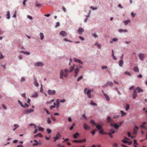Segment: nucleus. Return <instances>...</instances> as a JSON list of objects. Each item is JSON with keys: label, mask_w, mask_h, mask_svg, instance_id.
I'll return each mask as SVG.
<instances>
[{"label": "nucleus", "mask_w": 147, "mask_h": 147, "mask_svg": "<svg viewBox=\"0 0 147 147\" xmlns=\"http://www.w3.org/2000/svg\"><path fill=\"white\" fill-rule=\"evenodd\" d=\"M69 70L67 69H65L64 70L61 69L60 72V77L61 79L63 78V77H67L68 75Z\"/></svg>", "instance_id": "f257e3e1"}, {"label": "nucleus", "mask_w": 147, "mask_h": 147, "mask_svg": "<svg viewBox=\"0 0 147 147\" xmlns=\"http://www.w3.org/2000/svg\"><path fill=\"white\" fill-rule=\"evenodd\" d=\"M48 94L50 95H53L55 94L56 92L54 90H49L47 91Z\"/></svg>", "instance_id": "f03ea898"}, {"label": "nucleus", "mask_w": 147, "mask_h": 147, "mask_svg": "<svg viewBox=\"0 0 147 147\" xmlns=\"http://www.w3.org/2000/svg\"><path fill=\"white\" fill-rule=\"evenodd\" d=\"M61 135L58 132L56 135V136L54 137L53 138L54 139V141L55 142L56 140H58L61 137Z\"/></svg>", "instance_id": "7ed1b4c3"}, {"label": "nucleus", "mask_w": 147, "mask_h": 147, "mask_svg": "<svg viewBox=\"0 0 147 147\" xmlns=\"http://www.w3.org/2000/svg\"><path fill=\"white\" fill-rule=\"evenodd\" d=\"M80 70V69L78 67H76L74 69V73L75 74L74 76L76 77L77 76V74L78 73L79 71Z\"/></svg>", "instance_id": "20e7f679"}, {"label": "nucleus", "mask_w": 147, "mask_h": 147, "mask_svg": "<svg viewBox=\"0 0 147 147\" xmlns=\"http://www.w3.org/2000/svg\"><path fill=\"white\" fill-rule=\"evenodd\" d=\"M34 110L32 109H27L24 112V113L25 114H28L29 113L32 112H34Z\"/></svg>", "instance_id": "39448f33"}, {"label": "nucleus", "mask_w": 147, "mask_h": 147, "mask_svg": "<svg viewBox=\"0 0 147 147\" xmlns=\"http://www.w3.org/2000/svg\"><path fill=\"white\" fill-rule=\"evenodd\" d=\"M93 91V89H90L88 90L86 94L89 98H90L91 97V95L90 94L91 92Z\"/></svg>", "instance_id": "423d86ee"}, {"label": "nucleus", "mask_w": 147, "mask_h": 147, "mask_svg": "<svg viewBox=\"0 0 147 147\" xmlns=\"http://www.w3.org/2000/svg\"><path fill=\"white\" fill-rule=\"evenodd\" d=\"M83 127L86 130L90 129V127L86 123H84Z\"/></svg>", "instance_id": "0eeeda50"}, {"label": "nucleus", "mask_w": 147, "mask_h": 147, "mask_svg": "<svg viewBox=\"0 0 147 147\" xmlns=\"http://www.w3.org/2000/svg\"><path fill=\"white\" fill-rule=\"evenodd\" d=\"M111 125L115 129H118L119 127V125L117 124L116 123H111Z\"/></svg>", "instance_id": "6e6552de"}, {"label": "nucleus", "mask_w": 147, "mask_h": 147, "mask_svg": "<svg viewBox=\"0 0 147 147\" xmlns=\"http://www.w3.org/2000/svg\"><path fill=\"white\" fill-rule=\"evenodd\" d=\"M75 67H76V65H73V66L70 67L69 70V72H71L73 71Z\"/></svg>", "instance_id": "1a4fd4ad"}, {"label": "nucleus", "mask_w": 147, "mask_h": 147, "mask_svg": "<svg viewBox=\"0 0 147 147\" xmlns=\"http://www.w3.org/2000/svg\"><path fill=\"white\" fill-rule=\"evenodd\" d=\"M138 57L142 61L143 60L144 57V54L143 53H140L138 55Z\"/></svg>", "instance_id": "9d476101"}, {"label": "nucleus", "mask_w": 147, "mask_h": 147, "mask_svg": "<svg viewBox=\"0 0 147 147\" xmlns=\"http://www.w3.org/2000/svg\"><path fill=\"white\" fill-rule=\"evenodd\" d=\"M113 85V83L111 82H107L104 86V87H107L108 86H112Z\"/></svg>", "instance_id": "9b49d317"}, {"label": "nucleus", "mask_w": 147, "mask_h": 147, "mask_svg": "<svg viewBox=\"0 0 147 147\" xmlns=\"http://www.w3.org/2000/svg\"><path fill=\"white\" fill-rule=\"evenodd\" d=\"M59 34L61 35H62L63 36H66L67 35V33L65 31H61L60 32Z\"/></svg>", "instance_id": "f8f14e48"}, {"label": "nucleus", "mask_w": 147, "mask_h": 147, "mask_svg": "<svg viewBox=\"0 0 147 147\" xmlns=\"http://www.w3.org/2000/svg\"><path fill=\"white\" fill-rule=\"evenodd\" d=\"M43 65V63L42 62H38L35 64V65L36 66H42Z\"/></svg>", "instance_id": "ddd939ff"}, {"label": "nucleus", "mask_w": 147, "mask_h": 147, "mask_svg": "<svg viewBox=\"0 0 147 147\" xmlns=\"http://www.w3.org/2000/svg\"><path fill=\"white\" fill-rule=\"evenodd\" d=\"M138 129V128L137 126H135V128L134 129V132L133 133L134 134H137Z\"/></svg>", "instance_id": "4468645a"}, {"label": "nucleus", "mask_w": 147, "mask_h": 147, "mask_svg": "<svg viewBox=\"0 0 147 147\" xmlns=\"http://www.w3.org/2000/svg\"><path fill=\"white\" fill-rule=\"evenodd\" d=\"M84 31V30L83 28H79L78 30L77 31L78 33L80 34H82V32Z\"/></svg>", "instance_id": "2eb2a0df"}, {"label": "nucleus", "mask_w": 147, "mask_h": 147, "mask_svg": "<svg viewBox=\"0 0 147 147\" xmlns=\"http://www.w3.org/2000/svg\"><path fill=\"white\" fill-rule=\"evenodd\" d=\"M34 83L35 85L37 87L38 86V85H39V84L37 82V80L36 78H34Z\"/></svg>", "instance_id": "dca6fc26"}, {"label": "nucleus", "mask_w": 147, "mask_h": 147, "mask_svg": "<svg viewBox=\"0 0 147 147\" xmlns=\"http://www.w3.org/2000/svg\"><path fill=\"white\" fill-rule=\"evenodd\" d=\"M137 96V92L136 90L134 91L133 97L134 99L136 98Z\"/></svg>", "instance_id": "f3484780"}, {"label": "nucleus", "mask_w": 147, "mask_h": 147, "mask_svg": "<svg viewBox=\"0 0 147 147\" xmlns=\"http://www.w3.org/2000/svg\"><path fill=\"white\" fill-rule=\"evenodd\" d=\"M133 70L135 72H139V69L138 67H135L133 68Z\"/></svg>", "instance_id": "a211bd4d"}, {"label": "nucleus", "mask_w": 147, "mask_h": 147, "mask_svg": "<svg viewBox=\"0 0 147 147\" xmlns=\"http://www.w3.org/2000/svg\"><path fill=\"white\" fill-rule=\"evenodd\" d=\"M74 61L75 62H78V63H80L81 64H82L83 63L80 60L78 59H76L75 58H74Z\"/></svg>", "instance_id": "6ab92c4d"}, {"label": "nucleus", "mask_w": 147, "mask_h": 147, "mask_svg": "<svg viewBox=\"0 0 147 147\" xmlns=\"http://www.w3.org/2000/svg\"><path fill=\"white\" fill-rule=\"evenodd\" d=\"M95 125L96 126V127L98 130H100L102 129V126L100 125H98L96 123V124Z\"/></svg>", "instance_id": "aec40b11"}, {"label": "nucleus", "mask_w": 147, "mask_h": 147, "mask_svg": "<svg viewBox=\"0 0 147 147\" xmlns=\"http://www.w3.org/2000/svg\"><path fill=\"white\" fill-rule=\"evenodd\" d=\"M103 94L105 96L106 100L108 101H109L110 100L109 97L105 93H103Z\"/></svg>", "instance_id": "412c9836"}, {"label": "nucleus", "mask_w": 147, "mask_h": 147, "mask_svg": "<svg viewBox=\"0 0 147 147\" xmlns=\"http://www.w3.org/2000/svg\"><path fill=\"white\" fill-rule=\"evenodd\" d=\"M38 96V93L37 92H35L32 95V97L33 98H36Z\"/></svg>", "instance_id": "4be33fe9"}, {"label": "nucleus", "mask_w": 147, "mask_h": 147, "mask_svg": "<svg viewBox=\"0 0 147 147\" xmlns=\"http://www.w3.org/2000/svg\"><path fill=\"white\" fill-rule=\"evenodd\" d=\"M79 136V134L78 133H76L75 134H73V137L74 139H76Z\"/></svg>", "instance_id": "5701e85b"}, {"label": "nucleus", "mask_w": 147, "mask_h": 147, "mask_svg": "<svg viewBox=\"0 0 147 147\" xmlns=\"http://www.w3.org/2000/svg\"><path fill=\"white\" fill-rule=\"evenodd\" d=\"M136 89L137 90L138 92H142L143 91V90L141 89L140 88L138 87H137Z\"/></svg>", "instance_id": "b1692460"}, {"label": "nucleus", "mask_w": 147, "mask_h": 147, "mask_svg": "<svg viewBox=\"0 0 147 147\" xmlns=\"http://www.w3.org/2000/svg\"><path fill=\"white\" fill-rule=\"evenodd\" d=\"M118 39L116 38H114L112 39L110 41L111 43H112L113 42H116L117 41Z\"/></svg>", "instance_id": "393cba45"}, {"label": "nucleus", "mask_w": 147, "mask_h": 147, "mask_svg": "<svg viewBox=\"0 0 147 147\" xmlns=\"http://www.w3.org/2000/svg\"><path fill=\"white\" fill-rule=\"evenodd\" d=\"M56 102L57 103V107L58 108L60 105L59 100V99H57L56 100Z\"/></svg>", "instance_id": "a878e982"}, {"label": "nucleus", "mask_w": 147, "mask_h": 147, "mask_svg": "<svg viewBox=\"0 0 147 147\" xmlns=\"http://www.w3.org/2000/svg\"><path fill=\"white\" fill-rule=\"evenodd\" d=\"M123 61L122 60H120L119 62V65L121 67L123 66Z\"/></svg>", "instance_id": "bb28decb"}, {"label": "nucleus", "mask_w": 147, "mask_h": 147, "mask_svg": "<svg viewBox=\"0 0 147 147\" xmlns=\"http://www.w3.org/2000/svg\"><path fill=\"white\" fill-rule=\"evenodd\" d=\"M119 31L120 32H127V31L126 30H123L122 29H120L119 30Z\"/></svg>", "instance_id": "cd10ccee"}, {"label": "nucleus", "mask_w": 147, "mask_h": 147, "mask_svg": "<svg viewBox=\"0 0 147 147\" xmlns=\"http://www.w3.org/2000/svg\"><path fill=\"white\" fill-rule=\"evenodd\" d=\"M21 52L22 53H24L25 54H26L27 55H29L30 54V53L29 52H28L27 51H22Z\"/></svg>", "instance_id": "c85d7f7f"}, {"label": "nucleus", "mask_w": 147, "mask_h": 147, "mask_svg": "<svg viewBox=\"0 0 147 147\" xmlns=\"http://www.w3.org/2000/svg\"><path fill=\"white\" fill-rule=\"evenodd\" d=\"M107 121L108 123L111 122V117L110 116H108L107 118Z\"/></svg>", "instance_id": "c756f323"}, {"label": "nucleus", "mask_w": 147, "mask_h": 147, "mask_svg": "<svg viewBox=\"0 0 147 147\" xmlns=\"http://www.w3.org/2000/svg\"><path fill=\"white\" fill-rule=\"evenodd\" d=\"M34 142H35V143H36V144H33V145L34 146H36V145H40V144L36 140H34Z\"/></svg>", "instance_id": "7c9ffc66"}, {"label": "nucleus", "mask_w": 147, "mask_h": 147, "mask_svg": "<svg viewBox=\"0 0 147 147\" xmlns=\"http://www.w3.org/2000/svg\"><path fill=\"white\" fill-rule=\"evenodd\" d=\"M112 56L113 57V59L115 60H117V58L114 55V53H113V50H112Z\"/></svg>", "instance_id": "2f4dec72"}, {"label": "nucleus", "mask_w": 147, "mask_h": 147, "mask_svg": "<svg viewBox=\"0 0 147 147\" xmlns=\"http://www.w3.org/2000/svg\"><path fill=\"white\" fill-rule=\"evenodd\" d=\"M40 39L41 40H42L44 38V36L43 34L42 33H40Z\"/></svg>", "instance_id": "473e14b6"}, {"label": "nucleus", "mask_w": 147, "mask_h": 147, "mask_svg": "<svg viewBox=\"0 0 147 147\" xmlns=\"http://www.w3.org/2000/svg\"><path fill=\"white\" fill-rule=\"evenodd\" d=\"M99 132L101 134H107L106 132L103 131V129H102L100 130Z\"/></svg>", "instance_id": "72a5a7b5"}, {"label": "nucleus", "mask_w": 147, "mask_h": 147, "mask_svg": "<svg viewBox=\"0 0 147 147\" xmlns=\"http://www.w3.org/2000/svg\"><path fill=\"white\" fill-rule=\"evenodd\" d=\"M120 112L121 113L122 117H123L124 116L126 115V113H125L123 111H121Z\"/></svg>", "instance_id": "f704fd0d"}, {"label": "nucleus", "mask_w": 147, "mask_h": 147, "mask_svg": "<svg viewBox=\"0 0 147 147\" xmlns=\"http://www.w3.org/2000/svg\"><path fill=\"white\" fill-rule=\"evenodd\" d=\"M90 123L92 124V125H95L96 123H95V122L94 120H92L90 121Z\"/></svg>", "instance_id": "c9c22d12"}, {"label": "nucleus", "mask_w": 147, "mask_h": 147, "mask_svg": "<svg viewBox=\"0 0 147 147\" xmlns=\"http://www.w3.org/2000/svg\"><path fill=\"white\" fill-rule=\"evenodd\" d=\"M78 142L79 143H82V142H85L86 141V139H84L82 140H78Z\"/></svg>", "instance_id": "e433bc0d"}, {"label": "nucleus", "mask_w": 147, "mask_h": 147, "mask_svg": "<svg viewBox=\"0 0 147 147\" xmlns=\"http://www.w3.org/2000/svg\"><path fill=\"white\" fill-rule=\"evenodd\" d=\"M109 131L111 132H109L110 133L112 134H113L115 133V131L114 130V129H110L109 130Z\"/></svg>", "instance_id": "4c0bfd02"}, {"label": "nucleus", "mask_w": 147, "mask_h": 147, "mask_svg": "<svg viewBox=\"0 0 147 147\" xmlns=\"http://www.w3.org/2000/svg\"><path fill=\"white\" fill-rule=\"evenodd\" d=\"M75 123H73L72 125L71 126H70V127L69 129L70 130H72L73 128L75 126Z\"/></svg>", "instance_id": "58836bf2"}, {"label": "nucleus", "mask_w": 147, "mask_h": 147, "mask_svg": "<svg viewBox=\"0 0 147 147\" xmlns=\"http://www.w3.org/2000/svg\"><path fill=\"white\" fill-rule=\"evenodd\" d=\"M7 19H9L10 18V13H9V11H7Z\"/></svg>", "instance_id": "ea45409f"}, {"label": "nucleus", "mask_w": 147, "mask_h": 147, "mask_svg": "<svg viewBox=\"0 0 147 147\" xmlns=\"http://www.w3.org/2000/svg\"><path fill=\"white\" fill-rule=\"evenodd\" d=\"M124 74L129 76H131V74L129 72L125 71L124 72Z\"/></svg>", "instance_id": "a19ab883"}, {"label": "nucleus", "mask_w": 147, "mask_h": 147, "mask_svg": "<svg viewBox=\"0 0 147 147\" xmlns=\"http://www.w3.org/2000/svg\"><path fill=\"white\" fill-rule=\"evenodd\" d=\"M18 101L19 102V104H20V105L22 107L24 108H25V105H24L22 104V103L20 100H18Z\"/></svg>", "instance_id": "79ce46f5"}, {"label": "nucleus", "mask_w": 147, "mask_h": 147, "mask_svg": "<svg viewBox=\"0 0 147 147\" xmlns=\"http://www.w3.org/2000/svg\"><path fill=\"white\" fill-rule=\"evenodd\" d=\"M14 128L13 129V131L15 130L18 127V125L17 124H15L14 125Z\"/></svg>", "instance_id": "37998d69"}, {"label": "nucleus", "mask_w": 147, "mask_h": 147, "mask_svg": "<svg viewBox=\"0 0 147 147\" xmlns=\"http://www.w3.org/2000/svg\"><path fill=\"white\" fill-rule=\"evenodd\" d=\"M130 22V20H127L126 21H124V24L126 25H127L128 23Z\"/></svg>", "instance_id": "c03bdc74"}, {"label": "nucleus", "mask_w": 147, "mask_h": 147, "mask_svg": "<svg viewBox=\"0 0 147 147\" xmlns=\"http://www.w3.org/2000/svg\"><path fill=\"white\" fill-rule=\"evenodd\" d=\"M47 123L49 124H50L51 123V121L49 118H48L47 119Z\"/></svg>", "instance_id": "a18cd8bd"}, {"label": "nucleus", "mask_w": 147, "mask_h": 147, "mask_svg": "<svg viewBox=\"0 0 147 147\" xmlns=\"http://www.w3.org/2000/svg\"><path fill=\"white\" fill-rule=\"evenodd\" d=\"M90 104L92 105H93V106H96L97 105V104L95 103L93 101H92L91 102Z\"/></svg>", "instance_id": "49530a36"}, {"label": "nucleus", "mask_w": 147, "mask_h": 147, "mask_svg": "<svg viewBox=\"0 0 147 147\" xmlns=\"http://www.w3.org/2000/svg\"><path fill=\"white\" fill-rule=\"evenodd\" d=\"M129 108V105L128 104H127L126 105L125 109L127 111L128 110Z\"/></svg>", "instance_id": "de8ad7c7"}, {"label": "nucleus", "mask_w": 147, "mask_h": 147, "mask_svg": "<svg viewBox=\"0 0 147 147\" xmlns=\"http://www.w3.org/2000/svg\"><path fill=\"white\" fill-rule=\"evenodd\" d=\"M83 78V76H80L78 79H77V81H79L80 80H81Z\"/></svg>", "instance_id": "09e8293b"}, {"label": "nucleus", "mask_w": 147, "mask_h": 147, "mask_svg": "<svg viewBox=\"0 0 147 147\" xmlns=\"http://www.w3.org/2000/svg\"><path fill=\"white\" fill-rule=\"evenodd\" d=\"M55 103L54 102V105H52L50 107V109H52L53 108L55 107Z\"/></svg>", "instance_id": "8fccbe9b"}, {"label": "nucleus", "mask_w": 147, "mask_h": 147, "mask_svg": "<svg viewBox=\"0 0 147 147\" xmlns=\"http://www.w3.org/2000/svg\"><path fill=\"white\" fill-rule=\"evenodd\" d=\"M63 40L65 41H66V42H72V41H71V40H68V39H67V38H65L63 39Z\"/></svg>", "instance_id": "3c124183"}, {"label": "nucleus", "mask_w": 147, "mask_h": 147, "mask_svg": "<svg viewBox=\"0 0 147 147\" xmlns=\"http://www.w3.org/2000/svg\"><path fill=\"white\" fill-rule=\"evenodd\" d=\"M47 130L49 134L51 132V130L50 129L48 128L47 129Z\"/></svg>", "instance_id": "603ef678"}, {"label": "nucleus", "mask_w": 147, "mask_h": 147, "mask_svg": "<svg viewBox=\"0 0 147 147\" xmlns=\"http://www.w3.org/2000/svg\"><path fill=\"white\" fill-rule=\"evenodd\" d=\"M106 134L109 135L110 136V137L111 138H112L113 137V136L112 135V134L110 133H107Z\"/></svg>", "instance_id": "864d4df0"}, {"label": "nucleus", "mask_w": 147, "mask_h": 147, "mask_svg": "<svg viewBox=\"0 0 147 147\" xmlns=\"http://www.w3.org/2000/svg\"><path fill=\"white\" fill-rule=\"evenodd\" d=\"M113 146L114 147H118V144L117 143H115L114 144H113Z\"/></svg>", "instance_id": "5fc2aeb1"}, {"label": "nucleus", "mask_w": 147, "mask_h": 147, "mask_svg": "<svg viewBox=\"0 0 147 147\" xmlns=\"http://www.w3.org/2000/svg\"><path fill=\"white\" fill-rule=\"evenodd\" d=\"M25 79L24 78L22 77L21 78V82H23L25 81Z\"/></svg>", "instance_id": "6e6d98bb"}, {"label": "nucleus", "mask_w": 147, "mask_h": 147, "mask_svg": "<svg viewBox=\"0 0 147 147\" xmlns=\"http://www.w3.org/2000/svg\"><path fill=\"white\" fill-rule=\"evenodd\" d=\"M102 69H107V66H103L102 67Z\"/></svg>", "instance_id": "4d7b16f0"}, {"label": "nucleus", "mask_w": 147, "mask_h": 147, "mask_svg": "<svg viewBox=\"0 0 147 147\" xmlns=\"http://www.w3.org/2000/svg\"><path fill=\"white\" fill-rule=\"evenodd\" d=\"M38 130L39 131H43L44 130V129L42 127H39L38 128Z\"/></svg>", "instance_id": "13d9d810"}, {"label": "nucleus", "mask_w": 147, "mask_h": 147, "mask_svg": "<svg viewBox=\"0 0 147 147\" xmlns=\"http://www.w3.org/2000/svg\"><path fill=\"white\" fill-rule=\"evenodd\" d=\"M92 35L94 37V38L97 37H98L97 35L95 33L92 34Z\"/></svg>", "instance_id": "bf43d9fd"}, {"label": "nucleus", "mask_w": 147, "mask_h": 147, "mask_svg": "<svg viewBox=\"0 0 147 147\" xmlns=\"http://www.w3.org/2000/svg\"><path fill=\"white\" fill-rule=\"evenodd\" d=\"M90 8L92 9L93 10L96 9L97 8L96 7H94L93 6H91L90 7Z\"/></svg>", "instance_id": "052dcab7"}, {"label": "nucleus", "mask_w": 147, "mask_h": 147, "mask_svg": "<svg viewBox=\"0 0 147 147\" xmlns=\"http://www.w3.org/2000/svg\"><path fill=\"white\" fill-rule=\"evenodd\" d=\"M60 26V23L59 22H57L56 23V27H57Z\"/></svg>", "instance_id": "680f3d73"}, {"label": "nucleus", "mask_w": 147, "mask_h": 147, "mask_svg": "<svg viewBox=\"0 0 147 147\" xmlns=\"http://www.w3.org/2000/svg\"><path fill=\"white\" fill-rule=\"evenodd\" d=\"M122 142L125 143H127L128 142L126 140H122Z\"/></svg>", "instance_id": "e2e57ef3"}, {"label": "nucleus", "mask_w": 147, "mask_h": 147, "mask_svg": "<svg viewBox=\"0 0 147 147\" xmlns=\"http://www.w3.org/2000/svg\"><path fill=\"white\" fill-rule=\"evenodd\" d=\"M36 5L37 6H41V5L39 3H36Z\"/></svg>", "instance_id": "0e129e2a"}, {"label": "nucleus", "mask_w": 147, "mask_h": 147, "mask_svg": "<svg viewBox=\"0 0 147 147\" xmlns=\"http://www.w3.org/2000/svg\"><path fill=\"white\" fill-rule=\"evenodd\" d=\"M134 86H131V87H130V88H129V89L130 90H134Z\"/></svg>", "instance_id": "69168bd1"}, {"label": "nucleus", "mask_w": 147, "mask_h": 147, "mask_svg": "<svg viewBox=\"0 0 147 147\" xmlns=\"http://www.w3.org/2000/svg\"><path fill=\"white\" fill-rule=\"evenodd\" d=\"M27 17L28 18L30 19V20H32V17L31 16H27Z\"/></svg>", "instance_id": "338daca9"}, {"label": "nucleus", "mask_w": 147, "mask_h": 147, "mask_svg": "<svg viewBox=\"0 0 147 147\" xmlns=\"http://www.w3.org/2000/svg\"><path fill=\"white\" fill-rule=\"evenodd\" d=\"M37 136H39L40 137H42V134L40 133L37 134Z\"/></svg>", "instance_id": "774afa93"}]
</instances>
